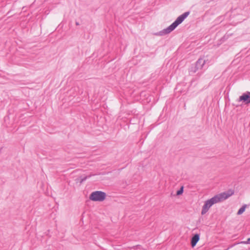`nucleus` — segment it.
Masks as SVG:
<instances>
[{
	"instance_id": "nucleus-3",
	"label": "nucleus",
	"mask_w": 250,
	"mask_h": 250,
	"mask_svg": "<svg viewBox=\"0 0 250 250\" xmlns=\"http://www.w3.org/2000/svg\"><path fill=\"white\" fill-rule=\"evenodd\" d=\"M233 193V191L230 190L226 192H223L220 194H217L213 197V198H214L215 201L217 203L227 199L229 197L232 195Z\"/></svg>"
},
{
	"instance_id": "nucleus-5",
	"label": "nucleus",
	"mask_w": 250,
	"mask_h": 250,
	"mask_svg": "<svg viewBox=\"0 0 250 250\" xmlns=\"http://www.w3.org/2000/svg\"><path fill=\"white\" fill-rule=\"evenodd\" d=\"M239 101H243L246 103H250V97L248 92L244 93L242 95L240 96L239 98Z\"/></svg>"
},
{
	"instance_id": "nucleus-1",
	"label": "nucleus",
	"mask_w": 250,
	"mask_h": 250,
	"mask_svg": "<svg viewBox=\"0 0 250 250\" xmlns=\"http://www.w3.org/2000/svg\"><path fill=\"white\" fill-rule=\"evenodd\" d=\"M189 13L188 12H185L181 16H179L176 20L167 28L161 31L159 34V35H164L168 34L173 31L179 24L182 23L183 21L188 16Z\"/></svg>"
},
{
	"instance_id": "nucleus-10",
	"label": "nucleus",
	"mask_w": 250,
	"mask_h": 250,
	"mask_svg": "<svg viewBox=\"0 0 250 250\" xmlns=\"http://www.w3.org/2000/svg\"><path fill=\"white\" fill-rule=\"evenodd\" d=\"M201 61V60H199L197 62L198 63L200 62Z\"/></svg>"
},
{
	"instance_id": "nucleus-4",
	"label": "nucleus",
	"mask_w": 250,
	"mask_h": 250,
	"mask_svg": "<svg viewBox=\"0 0 250 250\" xmlns=\"http://www.w3.org/2000/svg\"><path fill=\"white\" fill-rule=\"evenodd\" d=\"M214 198L212 197L211 199L206 201L204 205L203 206L201 214H204L208 210L209 208L214 204H216Z\"/></svg>"
},
{
	"instance_id": "nucleus-2",
	"label": "nucleus",
	"mask_w": 250,
	"mask_h": 250,
	"mask_svg": "<svg viewBox=\"0 0 250 250\" xmlns=\"http://www.w3.org/2000/svg\"><path fill=\"white\" fill-rule=\"evenodd\" d=\"M106 197V194L101 191L93 192L90 195L89 199L93 201H103Z\"/></svg>"
},
{
	"instance_id": "nucleus-6",
	"label": "nucleus",
	"mask_w": 250,
	"mask_h": 250,
	"mask_svg": "<svg viewBox=\"0 0 250 250\" xmlns=\"http://www.w3.org/2000/svg\"><path fill=\"white\" fill-rule=\"evenodd\" d=\"M200 240V235L199 234H195L193 235L191 239V246L194 248L197 244V242Z\"/></svg>"
},
{
	"instance_id": "nucleus-7",
	"label": "nucleus",
	"mask_w": 250,
	"mask_h": 250,
	"mask_svg": "<svg viewBox=\"0 0 250 250\" xmlns=\"http://www.w3.org/2000/svg\"><path fill=\"white\" fill-rule=\"evenodd\" d=\"M247 208V205H243L239 209V210L237 212V214L238 215H241L245 211V209H246V208Z\"/></svg>"
},
{
	"instance_id": "nucleus-8",
	"label": "nucleus",
	"mask_w": 250,
	"mask_h": 250,
	"mask_svg": "<svg viewBox=\"0 0 250 250\" xmlns=\"http://www.w3.org/2000/svg\"><path fill=\"white\" fill-rule=\"evenodd\" d=\"M183 192V187H182L180 190H178L176 192L177 195H180Z\"/></svg>"
},
{
	"instance_id": "nucleus-9",
	"label": "nucleus",
	"mask_w": 250,
	"mask_h": 250,
	"mask_svg": "<svg viewBox=\"0 0 250 250\" xmlns=\"http://www.w3.org/2000/svg\"><path fill=\"white\" fill-rule=\"evenodd\" d=\"M250 241V238H249V239H248V241H243V242H241V244H248V243H249V242Z\"/></svg>"
}]
</instances>
